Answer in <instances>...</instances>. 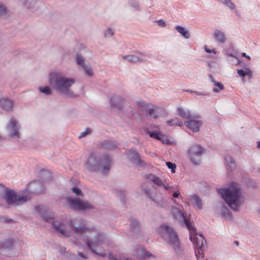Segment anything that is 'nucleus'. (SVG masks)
Wrapping results in <instances>:
<instances>
[{
  "mask_svg": "<svg viewBox=\"0 0 260 260\" xmlns=\"http://www.w3.org/2000/svg\"><path fill=\"white\" fill-rule=\"evenodd\" d=\"M148 179L158 186H160L163 184L162 181L160 178L153 174H149L148 176Z\"/></svg>",
  "mask_w": 260,
  "mask_h": 260,
  "instance_id": "21",
  "label": "nucleus"
},
{
  "mask_svg": "<svg viewBox=\"0 0 260 260\" xmlns=\"http://www.w3.org/2000/svg\"><path fill=\"white\" fill-rule=\"evenodd\" d=\"M238 73L240 76H241L242 77H244L246 75V73H245V72L242 69L238 70Z\"/></svg>",
  "mask_w": 260,
  "mask_h": 260,
  "instance_id": "41",
  "label": "nucleus"
},
{
  "mask_svg": "<svg viewBox=\"0 0 260 260\" xmlns=\"http://www.w3.org/2000/svg\"><path fill=\"white\" fill-rule=\"evenodd\" d=\"M204 48H205V51L208 53H213L214 54L216 53V50L215 49L211 50L210 49H209L206 46H205Z\"/></svg>",
  "mask_w": 260,
  "mask_h": 260,
  "instance_id": "39",
  "label": "nucleus"
},
{
  "mask_svg": "<svg viewBox=\"0 0 260 260\" xmlns=\"http://www.w3.org/2000/svg\"><path fill=\"white\" fill-rule=\"evenodd\" d=\"M190 200L199 209H201L202 208V201L197 195L192 196Z\"/></svg>",
  "mask_w": 260,
  "mask_h": 260,
  "instance_id": "28",
  "label": "nucleus"
},
{
  "mask_svg": "<svg viewBox=\"0 0 260 260\" xmlns=\"http://www.w3.org/2000/svg\"><path fill=\"white\" fill-rule=\"evenodd\" d=\"M54 230L60 236H64L66 235L65 225L64 224L55 221L52 224Z\"/></svg>",
  "mask_w": 260,
  "mask_h": 260,
  "instance_id": "16",
  "label": "nucleus"
},
{
  "mask_svg": "<svg viewBox=\"0 0 260 260\" xmlns=\"http://www.w3.org/2000/svg\"><path fill=\"white\" fill-rule=\"evenodd\" d=\"M257 147L260 148V141L258 142L257 143Z\"/></svg>",
  "mask_w": 260,
  "mask_h": 260,
  "instance_id": "52",
  "label": "nucleus"
},
{
  "mask_svg": "<svg viewBox=\"0 0 260 260\" xmlns=\"http://www.w3.org/2000/svg\"><path fill=\"white\" fill-rule=\"evenodd\" d=\"M71 208L78 210H87L92 208L93 206L88 202L82 201L80 199H73L70 197L67 198Z\"/></svg>",
  "mask_w": 260,
  "mask_h": 260,
  "instance_id": "11",
  "label": "nucleus"
},
{
  "mask_svg": "<svg viewBox=\"0 0 260 260\" xmlns=\"http://www.w3.org/2000/svg\"><path fill=\"white\" fill-rule=\"evenodd\" d=\"M194 92L196 93L198 95H203V94L200 92L194 91Z\"/></svg>",
  "mask_w": 260,
  "mask_h": 260,
  "instance_id": "51",
  "label": "nucleus"
},
{
  "mask_svg": "<svg viewBox=\"0 0 260 260\" xmlns=\"http://www.w3.org/2000/svg\"><path fill=\"white\" fill-rule=\"evenodd\" d=\"M72 191L77 196H80V197L83 196V193H82V191L78 187H73Z\"/></svg>",
  "mask_w": 260,
  "mask_h": 260,
  "instance_id": "32",
  "label": "nucleus"
},
{
  "mask_svg": "<svg viewBox=\"0 0 260 260\" xmlns=\"http://www.w3.org/2000/svg\"><path fill=\"white\" fill-rule=\"evenodd\" d=\"M180 195V192L178 190H177L173 193V197L174 198H178Z\"/></svg>",
  "mask_w": 260,
  "mask_h": 260,
  "instance_id": "43",
  "label": "nucleus"
},
{
  "mask_svg": "<svg viewBox=\"0 0 260 260\" xmlns=\"http://www.w3.org/2000/svg\"><path fill=\"white\" fill-rule=\"evenodd\" d=\"M105 237L101 234L98 233L96 235V238L92 241H90L87 239L85 240L88 247L91 250L93 253H95L102 256H105L106 253L102 252L103 245H104V240Z\"/></svg>",
  "mask_w": 260,
  "mask_h": 260,
  "instance_id": "6",
  "label": "nucleus"
},
{
  "mask_svg": "<svg viewBox=\"0 0 260 260\" xmlns=\"http://www.w3.org/2000/svg\"><path fill=\"white\" fill-rule=\"evenodd\" d=\"M212 82H213V83L214 84V85L215 86L218 87V88H214L213 89V91L214 92L218 93L220 91V90H222L224 89V85L221 83L216 81L214 80H212Z\"/></svg>",
  "mask_w": 260,
  "mask_h": 260,
  "instance_id": "27",
  "label": "nucleus"
},
{
  "mask_svg": "<svg viewBox=\"0 0 260 260\" xmlns=\"http://www.w3.org/2000/svg\"><path fill=\"white\" fill-rule=\"evenodd\" d=\"M242 56L243 57H245L247 58L248 59H249V60H250V59H251L249 55H247L245 53H244V52H243V53H242Z\"/></svg>",
  "mask_w": 260,
  "mask_h": 260,
  "instance_id": "46",
  "label": "nucleus"
},
{
  "mask_svg": "<svg viewBox=\"0 0 260 260\" xmlns=\"http://www.w3.org/2000/svg\"><path fill=\"white\" fill-rule=\"evenodd\" d=\"M43 218L47 222H50L52 219L51 217L48 216H44Z\"/></svg>",
  "mask_w": 260,
  "mask_h": 260,
  "instance_id": "45",
  "label": "nucleus"
},
{
  "mask_svg": "<svg viewBox=\"0 0 260 260\" xmlns=\"http://www.w3.org/2000/svg\"><path fill=\"white\" fill-rule=\"evenodd\" d=\"M214 37L218 42L222 43L224 42L225 37L222 32L219 30H216L214 32Z\"/></svg>",
  "mask_w": 260,
  "mask_h": 260,
  "instance_id": "25",
  "label": "nucleus"
},
{
  "mask_svg": "<svg viewBox=\"0 0 260 260\" xmlns=\"http://www.w3.org/2000/svg\"><path fill=\"white\" fill-rule=\"evenodd\" d=\"M167 122L170 125H177L179 126H182L183 125L182 122L177 118L168 120Z\"/></svg>",
  "mask_w": 260,
  "mask_h": 260,
  "instance_id": "29",
  "label": "nucleus"
},
{
  "mask_svg": "<svg viewBox=\"0 0 260 260\" xmlns=\"http://www.w3.org/2000/svg\"><path fill=\"white\" fill-rule=\"evenodd\" d=\"M196 256H197V259L199 260V256H198L197 254H196Z\"/></svg>",
  "mask_w": 260,
  "mask_h": 260,
  "instance_id": "54",
  "label": "nucleus"
},
{
  "mask_svg": "<svg viewBox=\"0 0 260 260\" xmlns=\"http://www.w3.org/2000/svg\"><path fill=\"white\" fill-rule=\"evenodd\" d=\"M178 115L183 118L189 119L191 117V114L189 111H186L181 107L177 109Z\"/></svg>",
  "mask_w": 260,
  "mask_h": 260,
  "instance_id": "20",
  "label": "nucleus"
},
{
  "mask_svg": "<svg viewBox=\"0 0 260 260\" xmlns=\"http://www.w3.org/2000/svg\"><path fill=\"white\" fill-rule=\"evenodd\" d=\"M6 14V8L0 3V15Z\"/></svg>",
  "mask_w": 260,
  "mask_h": 260,
  "instance_id": "38",
  "label": "nucleus"
},
{
  "mask_svg": "<svg viewBox=\"0 0 260 260\" xmlns=\"http://www.w3.org/2000/svg\"><path fill=\"white\" fill-rule=\"evenodd\" d=\"M78 254L80 257H82L83 258H86L84 255L81 252H78Z\"/></svg>",
  "mask_w": 260,
  "mask_h": 260,
  "instance_id": "49",
  "label": "nucleus"
},
{
  "mask_svg": "<svg viewBox=\"0 0 260 260\" xmlns=\"http://www.w3.org/2000/svg\"><path fill=\"white\" fill-rule=\"evenodd\" d=\"M137 104L142 112H147L146 116L148 118L156 119L162 111L161 108L153 105L149 107L147 104L142 101L138 102Z\"/></svg>",
  "mask_w": 260,
  "mask_h": 260,
  "instance_id": "7",
  "label": "nucleus"
},
{
  "mask_svg": "<svg viewBox=\"0 0 260 260\" xmlns=\"http://www.w3.org/2000/svg\"><path fill=\"white\" fill-rule=\"evenodd\" d=\"M172 212L175 218L177 219H183L185 224L186 221H188V220L185 217L184 214L177 208L175 207L172 208Z\"/></svg>",
  "mask_w": 260,
  "mask_h": 260,
  "instance_id": "17",
  "label": "nucleus"
},
{
  "mask_svg": "<svg viewBox=\"0 0 260 260\" xmlns=\"http://www.w3.org/2000/svg\"><path fill=\"white\" fill-rule=\"evenodd\" d=\"M87 167L92 170H100L103 173H106L111 166V159L108 156H105L99 160L95 156L91 154L86 162Z\"/></svg>",
  "mask_w": 260,
  "mask_h": 260,
  "instance_id": "5",
  "label": "nucleus"
},
{
  "mask_svg": "<svg viewBox=\"0 0 260 260\" xmlns=\"http://www.w3.org/2000/svg\"><path fill=\"white\" fill-rule=\"evenodd\" d=\"M146 193H147V195H148L150 198H151L152 199V200L153 201H154L156 202V201H155L154 199H153L152 198V197H151L150 196L149 191H146Z\"/></svg>",
  "mask_w": 260,
  "mask_h": 260,
  "instance_id": "48",
  "label": "nucleus"
},
{
  "mask_svg": "<svg viewBox=\"0 0 260 260\" xmlns=\"http://www.w3.org/2000/svg\"><path fill=\"white\" fill-rule=\"evenodd\" d=\"M49 80L53 88L66 95H72L69 88L75 83L74 79L66 78L59 73H52L49 75Z\"/></svg>",
  "mask_w": 260,
  "mask_h": 260,
  "instance_id": "2",
  "label": "nucleus"
},
{
  "mask_svg": "<svg viewBox=\"0 0 260 260\" xmlns=\"http://www.w3.org/2000/svg\"><path fill=\"white\" fill-rule=\"evenodd\" d=\"M70 224L72 229L78 235H81L86 233H91L94 231V228L86 227L84 221L82 219L77 220L76 223H74L73 221H71Z\"/></svg>",
  "mask_w": 260,
  "mask_h": 260,
  "instance_id": "10",
  "label": "nucleus"
},
{
  "mask_svg": "<svg viewBox=\"0 0 260 260\" xmlns=\"http://www.w3.org/2000/svg\"><path fill=\"white\" fill-rule=\"evenodd\" d=\"M225 160L228 162L229 165H230L231 168L235 166V161L232 158L225 157Z\"/></svg>",
  "mask_w": 260,
  "mask_h": 260,
  "instance_id": "37",
  "label": "nucleus"
},
{
  "mask_svg": "<svg viewBox=\"0 0 260 260\" xmlns=\"http://www.w3.org/2000/svg\"><path fill=\"white\" fill-rule=\"evenodd\" d=\"M175 29L184 38L188 39L190 37V35L187 30L184 27L177 25L176 26Z\"/></svg>",
  "mask_w": 260,
  "mask_h": 260,
  "instance_id": "23",
  "label": "nucleus"
},
{
  "mask_svg": "<svg viewBox=\"0 0 260 260\" xmlns=\"http://www.w3.org/2000/svg\"><path fill=\"white\" fill-rule=\"evenodd\" d=\"M129 159L138 166L143 167L145 165V162L141 159L140 155L135 149H132L128 153Z\"/></svg>",
  "mask_w": 260,
  "mask_h": 260,
  "instance_id": "12",
  "label": "nucleus"
},
{
  "mask_svg": "<svg viewBox=\"0 0 260 260\" xmlns=\"http://www.w3.org/2000/svg\"><path fill=\"white\" fill-rule=\"evenodd\" d=\"M131 227L133 231H139V224L138 221L135 220L133 221V222L131 223Z\"/></svg>",
  "mask_w": 260,
  "mask_h": 260,
  "instance_id": "35",
  "label": "nucleus"
},
{
  "mask_svg": "<svg viewBox=\"0 0 260 260\" xmlns=\"http://www.w3.org/2000/svg\"><path fill=\"white\" fill-rule=\"evenodd\" d=\"M123 59H127L128 61L132 62H136L138 61H141L142 59L138 56H136L135 55L123 56Z\"/></svg>",
  "mask_w": 260,
  "mask_h": 260,
  "instance_id": "26",
  "label": "nucleus"
},
{
  "mask_svg": "<svg viewBox=\"0 0 260 260\" xmlns=\"http://www.w3.org/2000/svg\"><path fill=\"white\" fill-rule=\"evenodd\" d=\"M127 260H132L131 258H127Z\"/></svg>",
  "mask_w": 260,
  "mask_h": 260,
  "instance_id": "55",
  "label": "nucleus"
},
{
  "mask_svg": "<svg viewBox=\"0 0 260 260\" xmlns=\"http://www.w3.org/2000/svg\"><path fill=\"white\" fill-rule=\"evenodd\" d=\"M203 151L204 149L199 144H194L190 147L188 154L193 164L198 165L201 162Z\"/></svg>",
  "mask_w": 260,
  "mask_h": 260,
  "instance_id": "9",
  "label": "nucleus"
},
{
  "mask_svg": "<svg viewBox=\"0 0 260 260\" xmlns=\"http://www.w3.org/2000/svg\"><path fill=\"white\" fill-rule=\"evenodd\" d=\"M39 185L37 181L30 182L27 187V190L22 195L17 194L13 190H9L5 193L4 199L9 205H19L23 203L32 197L31 190L33 187Z\"/></svg>",
  "mask_w": 260,
  "mask_h": 260,
  "instance_id": "3",
  "label": "nucleus"
},
{
  "mask_svg": "<svg viewBox=\"0 0 260 260\" xmlns=\"http://www.w3.org/2000/svg\"><path fill=\"white\" fill-rule=\"evenodd\" d=\"M77 62L78 64L81 66L83 68H84L85 70L86 74L88 76H91L93 75V72L90 68H88L84 65V60L82 59L79 56H78L76 58Z\"/></svg>",
  "mask_w": 260,
  "mask_h": 260,
  "instance_id": "19",
  "label": "nucleus"
},
{
  "mask_svg": "<svg viewBox=\"0 0 260 260\" xmlns=\"http://www.w3.org/2000/svg\"><path fill=\"white\" fill-rule=\"evenodd\" d=\"M185 125L193 132H197L199 131L202 125V122L200 120L191 118V117L185 122Z\"/></svg>",
  "mask_w": 260,
  "mask_h": 260,
  "instance_id": "13",
  "label": "nucleus"
},
{
  "mask_svg": "<svg viewBox=\"0 0 260 260\" xmlns=\"http://www.w3.org/2000/svg\"><path fill=\"white\" fill-rule=\"evenodd\" d=\"M221 2L228 6L232 9H234L235 8L234 4L231 2V0H221Z\"/></svg>",
  "mask_w": 260,
  "mask_h": 260,
  "instance_id": "34",
  "label": "nucleus"
},
{
  "mask_svg": "<svg viewBox=\"0 0 260 260\" xmlns=\"http://www.w3.org/2000/svg\"><path fill=\"white\" fill-rule=\"evenodd\" d=\"M166 165L168 168L171 169L172 173H174L175 172L176 166L175 164H173L171 162H166Z\"/></svg>",
  "mask_w": 260,
  "mask_h": 260,
  "instance_id": "33",
  "label": "nucleus"
},
{
  "mask_svg": "<svg viewBox=\"0 0 260 260\" xmlns=\"http://www.w3.org/2000/svg\"><path fill=\"white\" fill-rule=\"evenodd\" d=\"M39 192H40V191L38 189H34V190H32V193H38Z\"/></svg>",
  "mask_w": 260,
  "mask_h": 260,
  "instance_id": "50",
  "label": "nucleus"
},
{
  "mask_svg": "<svg viewBox=\"0 0 260 260\" xmlns=\"http://www.w3.org/2000/svg\"><path fill=\"white\" fill-rule=\"evenodd\" d=\"M13 102L7 99L0 100V107L6 111L12 110L13 107Z\"/></svg>",
  "mask_w": 260,
  "mask_h": 260,
  "instance_id": "15",
  "label": "nucleus"
},
{
  "mask_svg": "<svg viewBox=\"0 0 260 260\" xmlns=\"http://www.w3.org/2000/svg\"><path fill=\"white\" fill-rule=\"evenodd\" d=\"M158 233L178 252L181 250L180 243L177 233L167 225H162L158 229Z\"/></svg>",
  "mask_w": 260,
  "mask_h": 260,
  "instance_id": "4",
  "label": "nucleus"
},
{
  "mask_svg": "<svg viewBox=\"0 0 260 260\" xmlns=\"http://www.w3.org/2000/svg\"><path fill=\"white\" fill-rule=\"evenodd\" d=\"M186 226L190 232V240L195 245L196 248L201 250L204 245V237L202 234H197L196 229L193 226L190 221H186Z\"/></svg>",
  "mask_w": 260,
  "mask_h": 260,
  "instance_id": "8",
  "label": "nucleus"
},
{
  "mask_svg": "<svg viewBox=\"0 0 260 260\" xmlns=\"http://www.w3.org/2000/svg\"><path fill=\"white\" fill-rule=\"evenodd\" d=\"M13 244V240L12 238H9L0 243V246L3 248H11Z\"/></svg>",
  "mask_w": 260,
  "mask_h": 260,
  "instance_id": "22",
  "label": "nucleus"
},
{
  "mask_svg": "<svg viewBox=\"0 0 260 260\" xmlns=\"http://www.w3.org/2000/svg\"><path fill=\"white\" fill-rule=\"evenodd\" d=\"M91 131L89 128H86L85 130V131L82 132L80 136H79V138L84 137L87 135L88 134H89L91 133Z\"/></svg>",
  "mask_w": 260,
  "mask_h": 260,
  "instance_id": "36",
  "label": "nucleus"
},
{
  "mask_svg": "<svg viewBox=\"0 0 260 260\" xmlns=\"http://www.w3.org/2000/svg\"><path fill=\"white\" fill-rule=\"evenodd\" d=\"M259 214H260V209L259 210Z\"/></svg>",
  "mask_w": 260,
  "mask_h": 260,
  "instance_id": "56",
  "label": "nucleus"
},
{
  "mask_svg": "<svg viewBox=\"0 0 260 260\" xmlns=\"http://www.w3.org/2000/svg\"><path fill=\"white\" fill-rule=\"evenodd\" d=\"M111 105L112 106L118 107L121 109L123 107L121 105L125 103V101L119 96L113 97L111 99Z\"/></svg>",
  "mask_w": 260,
  "mask_h": 260,
  "instance_id": "18",
  "label": "nucleus"
},
{
  "mask_svg": "<svg viewBox=\"0 0 260 260\" xmlns=\"http://www.w3.org/2000/svg\"><path fill=\"white\" fill-rule=\"evenodd\" d=\"M137 253L141 258H145L147 257H149L152 256V254L149 252L142 247H140L138 249Z\"/></svg>",
  "mask_w": 260,
  "mask_h": 260,
  "instance_id": "24",
  "label": "nucleus"
},
{
  "mask_svg": "<svg viewBox=\"0 0 260 260\" xmlns=\"http://www.w3.org/2000/svg\"><path fill=\"white\" fill-rule=\"evenodd\" d=\"M148 134L149 135L150 137L152 138L155 139L156 140H160L162 138V135L160 133H156V132H151L148 131Z\"/></svg>",
  "mask_w": 260,
  "mask_h": 260,
  "instance_id": "30",
  "label": "nucleus"
},
{
  "mask_svg": "<svg viewBox=\"0 0 260 260\" xmlns=\"http://www.w3.org/2000/svg\"><path fill=\"white\" fill-rule=\"evenodd\" d=\"M17 121L16 119L14 118H12L9 123V127L12 129V132L10 133L11 137H19V132L17 128Z\"/></svg>",
  "mask_w": 260,
  "mask_h": 260,
  "instance_id": "14",
  "label": "nucleus"
},
{
  "mask_svg": "<svg viewBox=\"0 0 260 260\" xmlns=\"http://www.w3.org/2000/svg\"><path fill=\"white\" fill-rule=\"evenodd\" d=\"M114 35V32L111 29H108L107 30V31L105 33V36H113Z\"/></svg>",
  "mask_w": 260,
  "mask_h": 260,
  "instance_id": "42",
  "label": "nucleus"
},
{
  "mask_svg": "<svg viewBox=\"0 0 260 260\" xmlns=\"http://www.w3.org/2000/svg\"><path fill=\"white\" fill-rule=\"evenodd\" d=\"M222 198L229 206L234 211H238L243 202L241 188L238 184L232 182L228 187L218 190Z\"/></svg>",
  "mask_w": 260,
  "mask_h": 260,
  "instance_id": "1",
  "label": "nucleus"
},
{
  "mask_svg": "<svg viewBox=\"0 0 260 260\" xmlns=\"http://www.w3.org/2000/svg\"><path fill=\"white\" fill-rule=\"evenodd\" d=\"M156 22L160 27H165L166 25V22L161 19L157 21Z\"/></svg>",
  "mask_w": 260,
  "mask_h": 260,
  "instance_id": "40",
  "label": "nucleus"
},
{
  "mask_svg": "<svg viewBox=\"0 0 260 260\" xmlns=\"http://www.w3.org/2000/svg\"><path fill=\"white\" fill-rule=\"evenodd\" d=\"M245 73H246V75L251 76V71L249 69H247L245 71Z\"/></svg>",
  "mask_w": 260,
  "mask_h": 260,
  "instance_id": "47",
  "label": "nucleus"
},
{
  "mask_svg": "<svg viewBox=\"0 0 260 260\" xmlns=\"http://www.w3.org/2000/svg\"><path fill=\"white\" fill-rule=\"evenodd\" d=\"M109 258L111 260H117V258L115 255L112 254V253L109 254Z\"/></svg>",
  "mask_w": 260,
  "mask_h": 260,
  "instance_id": "44",
  "label": "nucleus"
},
{
  "mask_svg": "<svg viewBox=\"0 0 260 260\" xmlns=\"http://www.w3.org/2000/svg\"><path fill=\"white\" fill-rule=\"evenodd\" d=\"M40 91L46 95H49L51 93L50 88L48 86H45L44 87H40Z\"/></svg>",
  "mask_w": 260,
  "mask_h": 260,
  "instance_id": "31",
  "label": "nucleus"
},
{
  "mask_svg": "<svg viewBox=\"0 0 260 260\" xmlns=\"http://www.w3.org/2000/svg\"><path fill=\"white\" fill-rule=\"evenodd\" d=\"M235 244H236L237 245H238L239 244V242L238 241H235L234 242Z\"/></svg>",
  "mask_w": 260,
  "mask_h": 260,
  "instance_id": "53",
  "label": "nucleus"
}]
</instances>
